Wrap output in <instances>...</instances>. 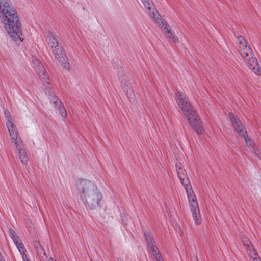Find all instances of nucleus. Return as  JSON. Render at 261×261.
Instances as JSON below:
<instances>
[{
	"instance_id": "obj_1",
	"label": "nucleus",
	"mask_w": 261,
	"mask_h": 261,
	"mask_svg": "<svg viewBox=\"0 0 261 261\" xmlns=\"http://www.w3.org/2000/svg\"><path fill=\"white\" fill-rule=\"evenodd\" d=\"M0 21L12 40L23 41L18 14L10 0H0Z\"/></svg>"
},
{
	"instance_id": "obj_2",
	"label": "nucleus",
	"mask_w": 261,
	"mask_h": 261,
	"mask_svg": "<svg viewBox=\"0 0 261 261\" xmlns=\"http://www.w3.org/2000/svg\"><path fill=\"white\" fill-rule=\"evenodd\" d=\"M77 193L87 208L98 207L102 196L97 186L90 180L80 179L76 182Z\"/></svg>"
},
{
	"instance_id": "obj_3",
	"label": "nucleus",
	"mask_w": 261,
	"mask_h": 261,
	"mask_svg": "<svg viewBox=\"0 0 261 261\" xmlns=\"http://www.w3.org/2000/svg\"><path fill=\"white\" fill-rule=\"evenodd\" d=\"M176 96L178 106L182 110V114L186 118L189 125L197 134H202L203 128L201 122L185 95L181 92H178Z\"/></svg>"
},
{
	"instance_id": "obj_4",
	"label": "nucleus",
	"mask_w": 261,
	"mask_h": 261,
	"mask_svg": "<svg viewBox=\"0 0 261 261\" xmlns=\"http://www.w3.org/2000/svg\"><path fill=\"white\" fill-rule=\"evenodd\" d=\"M238 50L248 67L256 75L261 74V68L251 49L247 45L246 40L241 36L237 37Z\"/></svg>"
},
{
	"instance_id": "obj_5",
	"label": "nucleus",
	"mask_w": 261,
	"mask_h": 261,
	"mask_svg": "<svg viewBox=\"0 0 261 261\" xmlns=\"http://www.w3.org/2000/svg\"><path fill=\"white\" fill-rule=\"evenodd\" d=\"M187 191V198L194 223L199 225L201 222V218L200 214L196 197L191 188H189V186H184Z\"/></svg>"
},
{
	"instance_id": "obj_6",
	"label": "nucleus",
	"mask_w": 261,
	"mask_h": 261,
	"mask_svg": "<svg viewBox=\"0 0 261 261\" xmlns=\"http://www.w3.org/2000/svg\"><path fill=\"white\" fill-rule=\"evenodd\" d=\"M50 85L45 87V94L48 96L50 102L53 105L54 107L58 111L60 115L63 118L67 116V113L64 107L62 106V101L54 95L51 90Z\"/></svg>"
},
{
	"instance_id": "obj_7",
	"label": "nucleus",
	"mask_w": 261,
	"mask_h": 261,
	"mask_svg": "<svg viewBox=\"0 0 261 261\" xmlns=\"http://www.w3.org/2000/svg\"><path fill=\"white\" fill-rule=\"evenodd\" d=\"M241 242L247 254L252 261H261V258L247 237L244 236H242Z\"/></svg>"
},
{
	"instance_id": "obj_8",
	"label": "nucleus",
	"mask_w": 261,
	"mask_h": 261,
	"mask_svg": "<svg viewBox=\"0 0 261 261\" xmlns=\"http://www.w3.org/2000/svg\"><path fill=\"white\" fill-rule=\"evenodd\" d=\"M144 236L147 245L150 248L151 254L154 258V261H163L153 237L148 232L145 233Z\"/></svg>"
},
{
	"instance_id": "obj_9",
	"label": "nucleus",
	"mask_w": 261,
	"mask_h": 261,
	"mask_svg": "<svg viewBox=\"0 0 261 261\" xmlns=\"http://www.w3.org/2000/svg\"><path fill=\"white\" fill-rule=\"evenodd\" d=\"M33 62L35 66L36 72L44 86L50 85L49 76L40 61L37 58H34Z\"/></svg>"
},
{
	"instance_id": "obj_10",
	"label": "nucleus",
	"mask_w": 261,
	"mask_h": 261,
	"mask_svg": "<svg viewBox=\"0 0 261 261\" xmlns=\"http://www.w3.org/2000/svg\"><path fill=\"white\" fill-rule=\"evenodd\" d=\"M52 49L55 58L61 64L62 66L64 68L69 69L70 68V64L68 62V58L62 46L60 45Z\"/></svg>"
},
{
	"instance_id": "obj_11",
	"label": "nucleus",
	"mask_w": 261,
	"mask_h": 261,
	"mask_svg": "<svg viewBox=\"0 0 261 261\" xmlns=\"http://www.w3.org/2000/svg\"><path fill=\"white\" fill-rule=\"evenodd\" d=\"M228 117L234 130L241 137L247 133L246 128L241 123L240 120L235 116L232 113H229Z\"/></svg>"
},
{
	"instance_id": "obj_12",
	"label": "nucleus",
	"mask_w": 261,
	"mask_h": 261,
	"mask_svg": "<svg viewBox=\"0 0 261 261\" xmlns=\"http://www.w3.org/2000/svg\"><path fill=\"white\" fill-rule=\"evenodd\" d=\"M155 21L162 28L167 36L170 38L174 43L178 42V38L175 35L174 32H172L171 30L168 28L166 22L164 21L161 18H156Z\"/></svg>"
},
{
	"instance_id": "obj_13",
	"label": "nucleus",
	"mask_w": 261,
	"mask_h": 261,
	"mask_svg": "<svg viewBox=\"0 0 261 261\" xmlns=\"http://www.w3.org/2000/svg\"><path fill=\"white\" fill-rule=\"evenodd\" d=\"M243 138L245 144L248 147L251 152L254 153L257 157L260 158V152L257 148L255 142L248 136L247 132L241 136Z\"/></svg>"
},
{
	"instance_id": "obj_14",
	"label": "nucleus",
	"mask_w": 261,
	"mask_h": 261,
	"mask_svg": "<svg viewBox=\"0 0 261 261\" xmlns=\"http://www.w3.org/2000/svg\"><path fill=\"white\" fill-rule=\"evenodd\" d=\"M9 233L11 238L13 240L18 251L21 253L22 251L27 250L18 235L11 228L9 229Z\"/></svg>"
},
{
	"instance_id": "obj_15",
	"label": "nucleus",
	"mask_w": 261,
	"mask_h": 261,
	"mask_svg": "<svg viewBox=\"0 0 261 261\" xmlns=\"http://www.w3.org/2000/svg\"><path fill=\"white\" fill-rule=\"evenodd\" d=\"M176 170L178 177L184 186H189L190 181L187 177L186 170L184 169L180 163L176 164Z\"/></svg>"
},
{
	"instance_id": "obj_16",
	"label": "nucleus",
	"mask_w": 261,
	"mask_h": 261,
	"mask_svg": "<svg viewBox=\"0 0 261 261\" xmlns=\"http://www.w3.org/2000/svg\"><path fill=\"white\" fill-rule=\"evenodd\" d=\"M144 7L148 10L149 15L155 21L156 18H159V14L155 8L153 2L151 0H141Z\"/></svg>"
},
{
	"instance_id": "obj_17",
	"label": "nucleus",
	"mask_w": 261,
	"mask_h": 261,
	"mask_svg": "<svg viewBox=\"0 0 261 261\" xmlns=\"http://www.w3.org/2000/svg\"><path fill=\"white\" fill-rule=\"evenodd\" d=\"M33 246L36 249L40 261H52L51 260H54L53 258H50L49 259H47V256L45 251L39 242L37 241H35L33 243Z\"/></svg>"
},
{
	"instance_id": "obj_18",
	"label": "nucleus",
	"mask_w": 261,
	"mask_h": 261,
	"mask_svg": "<svg viewBox=\"0 0 261 261\" xmlns=\"http://www.w3.org/2000/svg\"><path fill=\"white\" fill-rule=\"evenodd\" d=\"M47 39L52 49L60 46L59 44V37L55 32L48 31L47 33Z\"/></svg>"
},
{
	"instance_id": "obj_19",
	"label": "nucleus",
	"mask_w": 261,
	"mask_h": 261,
	"mask_svg": "<svg viewBox=\"0 0 261 261\" xmlns=\"http://www.w3.org/2000/svg\"><path fill=\"white\" fill-rule=\"evenodd\" d=\"M120 83L121 84V86L123 88L124 91L126 93V95L129 99L130 101H134V94L132 89L129 86V84L127 83L126 80H122L120 81Z\"/></svg>"
},
{
	"instance_id": "obj_20",
	"label": "nucleus",
	"mask_w": 261,
	"mask_h": 261,
	"mask_svg": "<svg viewBox=\"0 0 261 261\" xmlns=\"http://www.w3.org/2000/svg\"><path fill=\"white\" fill-rule=\"evenodd\" d=\"M11 141L13 146L15 149V151L17 150L18 149L20 150V148L25 147L20 135H17L16 136L11 137Z\"/></svg>"
},
{
	"instance_id": "obj_21",
	"label": "nucleus",
	"mask_w": 261,
	"mask_h": 261,
	"mask_svg": "<svg viewBox=\"0 0 261 261\" xmlns=\"http://www.w3.org/2000/svg\"><path fill=\"white\" fill-rule=\"evenodd\" d=\"M18 154L19 159L23 165H27L29 160L28 152L25 147L15 151Z\"/></svg>"
},
{
	"instance_id": "obj_22",
	"label": "nucleus",
	"mask_w": 261,
	"mask_h": 261,
	"mask_svg": "<svg viewBox=\"0 0 261 261\" xmlns=\"http://www.w3.org/2000/svg\"><path fill=\"white\" fill-rule=\"evenodd\" d=\"M6 124L10 137L19 135L17 127L15 124V121L12 122H6Z\"/></svg>"
},
{
	"instance_id": "obj_23",
	"label": "nucleus",
	"mask_w": 261,
	"mask_h": 261,
	"mask_svg": "<svg viewBox=\"0 0 261 261\" xmlns=\"http://www.w3.org/2000/svg\"><path fill=\"white\" fill-rule=\"evenodd\" d=\"M4 116L6 119V122H12L14 121L11 116L10 112L8 110L5 111Z\"/></svg>"
},
{
	"instance_id": "obj_24",
	"label": "nucleus",
	"mask_w": 261,
	"mask_h": 261,
	"mask_svg": "<svg viewBox=\"0 0 261 261\" xmlns=\"http://www.w3.org/2000/svg\"><path fill=\"white\" fill-rule=\"evenodd\" d=\"M26 252H27V250L22 251L20 253L21 255V257H22L23 261H30L29 259L27 258V256L26 255Z\"/></svg>"
},
{
	"instance_id": "obj_25",
	"label": "nucleus",
	"mask_w": 261,
	"mask_h": 261,
	"mask_svg": "<svg viewBox=\"0 0 261 261\" xmlns=\"http://www.w3.org/2000/svg\"><path fill=\"white\" fill-rule=\"evenodd\" d=\"M0 261H5L3 257L0 258Z\"/></svg>"
},
{
	"instance_id": "obj_26",
	"label": "nucleus",
	"mask_w": 261,
	"mask_h": 261,
	"mask_svg": "<svg viewBox=\"0 0 261 261\" xmlns=\"http://www.w3.org/2000/svg\"><path fill=\"white\" fill-rule=\"evenodd\" d=\"M177 228H179V229L180 230V227H179V226H177Z\"/></svg>"
},
{
	"instance_id": "obj_27",
	"label": "nucleus",
	"mask_w": 261,
	"mask_h": 261,
	"mask_svg": "<svg viewBox=\"0 0 261 261\" xmlns=\"http://www.w3.org/2000/svg\"><path fill=\"white\" fill-rule=\"evenodd\" d=\"M52 261H56V260H51Z\"/></svg>"
}]
</instances>
